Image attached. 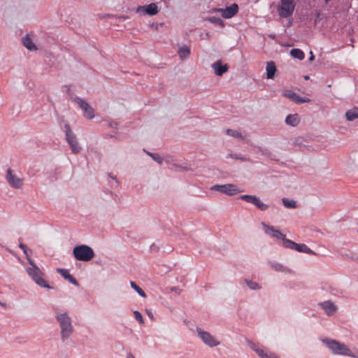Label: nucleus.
I'll return each mask as SVG.
<instances>
[{
    "label": "nucleus",
    "mask_w": 358,
    "mask_h": 358,
    "mask_svg": "<svg viewBox=\"0 0 358 358\" xmlns=\"http://www.w3.org/2000/svg\"><path fill=\"white\" fill-rule=\"evenodd\" d=\"M354 357H357V358H358V355H357V356L354 355Z\"/></svg>",
    "instance_id": "nucleus-43"
},
{
    "label": "nucleus",
    "mask_w": 358,
    "mask_h": 358,
    "mask_svg": "<svg viewBox=\"0 0 358 358\" xmlns=\"http://www.w3.org/2000/svg\"><path fill=\"white\" fill-rule=\"evenodd\" d=\"M66 141L69 145L72 152L75 154L80 152L81 147L79 145L76 136L72 131L69 124H65Z\"/></svg>",
    "instance_id": "nucleus-6"
},
{
    "label": "nucleus",
    "mask_w": 358,
    "mask_h": 358,
    "mask_svg": "<svg viewBox=\"0 0 358 358\" xmlns=\"http://www.w3.org/2000/svg\"><path fill=\"white\" fill-rule=\"evenodd\" d=\"M304 78H305L306 80H308V79H309V76H304Z\"/></svg>",
    "instance_id": "nucleus-42"
},
{
    "label": "nucleus",
    "mask_w": 358,
    "mask_h": 358,
    "mask_svg": "<svg viewBox=\"0 0 358 358\" xmlns=\"http://www.w3.org/2000/svg\"><path fill=\"white\" fill-rule=\"evenodd\" d=\"M148 155L152 157V158L156 161L157 163L159 164H162V158L159 156V155H155V154H151V153H148Z\"/></svg>",
    "instance_id": "nucleus-34"
},
{
    "label": "nucleus",
    "mask_w": 358,
    "mask_h": 358,
    "mask_svg": "<svg viewBox=\"0 0 358 358\" xmlns=\"http://www.w3.org/2000/svg\"><path fill=\"white\" fill-rule=\"evenodd\" d=\"M295 250L300 252H304L306 254H310L314 255L315 252L309 248L306 244L301 243V244H296V247L295 248Z\"/></svg>",
    "instance_id": "nucleus-23"
},
{
    "label": "nucleus",
    "mask_w": 358,
    "mask_h": 358,
    "mask_svg": "<svg viewBox=\"0 0 358 358\" xmlns=\"http://www.w3.org/2000/svg\"><path fill=\"white\" fill-rule=\"evenodd\" d=\"M29 263L31 266L26 268L27 274L40 287L50 289L51 287L48 285L43 278L44 273L41 270L34 264L31 259H29Z\"/></svg>",
    "instance_id": "nucleus-2"
},
{
    "label": "nucleus",
    "mask_w": 358,
    "mask_h": 358,
    "mask_svg": "<svg viewBox=\"0 0 358 358\" xmlns=\"http://www.w3.org/2000/svg\"><path fill=\"white\" fill-rule=\"evenodd\" d=\"M357 233H358V229H357Z\"/></svg>",
    "instance_id": "nucleus-45"
},
{
    "label": "nucleus",
    "mask_w": 358,
    "mask_h": 358,
    "mask_svg": "<svg viewBox=\"0 0 358 358\" xmlns=\"http://www.w3.org/2000/svg\"><path fill=\"white\" fill-rule=\"evenodd\" d=\"M212 190L217 191L228 196H233L243 191L232 184L215 185L211 187Z\"/></svg>",
    "instance_id": "nucleus-7"
},
{
    "label": "nucleus",
    "mask_w": 358,
    "mask_h": 358,
    "mask_svg": "<svg viewBox=\"0 0 358 358\" xmlns=\"http://www.w3.org/2000/svg\"><path fill=\"white\" fill-rule=\"evenodd\" d=\"M197 331L199 337L206 345L210 347H215L220 344V343L209 333L203 331L201 329L198 330Z\"/></svg>",
    "instance_id": "nucleus-11"
},
{
    "label": "nucleus",
    "mask_w": 358,
    "mask_h": 358,
    "mask_svg": "<svg viewBox=\"0 0 358 358\" xmlns=\"http://www.w3.org/2000/svg\"><path fill=\"white\" fill-rule=\"evenodd\" d=\"M146 313H147V315H148V317H149L150 319H152V320H153V319H154V315H153L152 313L150 310H146Z\"/></svg>",
    "instance_id": "nucleus-37"
},
{
    "label": "nucleus",
    "mask_w": 358,
    "mask_h": 358,
    "mask_svg": "<svg viewBox=\"0 0 358 358\" xmlns=\"http://www.w3.org/2000/svg\"><path fill=\"white\" fill-rule=\"evenodd\" d=\"M320 306L324 309L328 315H333L336 311V306L331 301H327L320 303Z\"/></svg>",
    "instance_id": "nucleus-18"
},
{
    "label": "nucleus",
    "mask_w": 358,
    "mask_h": 358,
    "mask_svg": "<svg viewBox=\"0 0 358 358\" xmlns=\"http://www.w3.org/2000/svg\"><path fill=\"white\" fill-rule=\"evenodd\" d=\"M134 317L135 319L139 322V323L141 324H143L144 321H143V316L141 315V313L138 311V310H135L134 312Z\"/></svg>",
    "instance_id": "nucleus-32"
},
{
    "label": "nucleus",
    "mask_w": 358,
    "mask_h": 358,
    "mask_svg": "<svg viewBox=\"0 0 358 358\" xmlns=\"http://www.w3.org/2000/svg\"><path fill=\"white\" fill-rule=\"evenodd\" d=\"M324 343L328 346L332 353L335 355L354 357L351 350L345 344L341 343L335 340L329 339L324 340Z\"/></svg>",
    "instance_id": "nucleus-4"
},
{
    "label": "nucleus",
    "mask_w": 358,
    "mask_h": 358,
    "mask_svg": "<svg viewBox=\"0 0 358 358\" xmlns=\"http://www.w3.org/2000/svg\"><path fill=\"white\" fill-rule=\"evenodd\" d=\"M130 285L131 287L135 290L137 292V293L143 296V297H146V294L145 293V292L139 287L133 281H131L130 282Z\"/></svg>",
    "instance_id": "nucleus-31"
},
{
    "label": "nucleus",
    "mask_w": 358,
    "mask_h": 358,
    "mask_svg": "<svg viewBox=\"0 0 358 358\" xmlns=\"http://www.w3.org/2000/svg\"><path fill=\"white\" fill-rule=\"evenodd\" d=\"M226 134L229 136H233L234 138H238V139H243L245 136L239 131L238 130H234L227 129L226 130Z\"/></svg>",
    "instance_id": "nucleus-27"
},
{
    "label": "nucleus",
    "mask_w": 358,
    "mask_h": 358,
    "mask_svg": "<svg viewBox=\"0 0 358 358\" xmlns=\"http://www.w3.org/2000/svg\"><path fill=\"white\" fill-rule=\"evenodd\" d=\"M57 272L59 273L66 280H68L70 282L77 285L78 282L69 273V271L64 268H58Z\"/></svg>",
    "instance_id": "nucleus-20"
},
{
    "label": "nucleus",
    "mask_w": 358,
    "mask_h": 358,
    "mask_svg": "<svg viewBox=\"0 0 358 358\" xmlns=\"http://www.w3.org/2000/svg\"><path fill=\"white\" fill-rule=\"evenodd\" d=\"M346 119L348 121H353L354 120L358 117V109L353 108L352 110H349L345 113Z\"/></svg>",
    "instance_id": "nucleus-25"
},
{
    "label": "nucleus",
    "mask_w": 358,
    "mask_h": 358,
    "mask_svg": "<svg viewBox=\"0 0 358 358\" xmlns=\"http://www.w3.org/2000/svg\"><path fill=\"white\" fill-rule=\"evenodd\" d=\"M206 20H208V22H210L211 23L217 24L221 27H224V21L222 19H220V17H214V16L208 17L206 18Z\"/></svg>",
    "instance_id": "nucleus-28"
},
{
    "label": "nucleus",
    "mask_w": 358,
    "mask_h": 358,
    "mask_svg": "<svg viewBox=\"0 0 358 358\" xmlns=\"http://www.w3.org/2000/svg\"><path fill=\"white\" fill-rule=\"evenodd\" d=\"M56 319L61 329L62 339L64 341L68 338L73 331L71 317L66 313H57Z\"/></svg>",
    "instance_id": "nucleus-1"
},
{
    "label": "nucleus",
    "mask_w": 358,
    "mask_h": 358,
    "mask_svg": "<svg viewBox=\"0 0 358 358\" xmlns=\"http://www.w3.org/2000/svg\"><path fill=\"white\" fill-rule=\"evenodd\" d=\"M296 244L297 243H296L295 242H294L289 239H287L286 238L282 241V245L285 248L294 250H295V248L296 247Z\"/></svg>",
    "instance_id": "nucleus-29"
},
{
    "label": "nucleus",
    "mask_w": 358,
    "mask_h": 358,
    "mask_svg": "<svg viewBox=\"0 0 358 358\" xmlns=\"http://www.w3.org/2000/svg\"><path fill=\"white\" fill-rule=\"evenodd\" d=\"M266 78L273 79L275 77L277 69L273 62H268L266 63Z\"/></svg>",
    "instance_id": "nucleus-19"
},
{
    "label": "nucleus",
    "mask_w": 358,
    "mask_h": 358,
    "mask_svg": "<svg viewBox=\"0 0 358 358\" xmlns=\"http://www.w3.org/2000/svg\"><path fill=\"white\" fill-rule=\"evenodd\" d=\"M246 283L248 285V286L252 289H259V285L257 282H252V281H249V280H246Z\"/></svg>",
    "instance_id": "nucleus-33"
},
{
    "label": "nucleus",
    "mask_w": 358,
    "mask_h": 358,
    "mask_svg": "<svg viewBox=\"0 0 358 358\" xmlns=\"http://www.w3.org/2000/svg\"><path fill=\"white\" fill-rule=\"evenodd\" d=\"M127 358H135V357L132 354L129 353L127 355Z\"/></svg>",
    "instance_id": "nucleus-41"
},
{
    "label": "nucleus",
    "mask_w": 358,
    "mask_h": 358,
    "mask_svg": "<svg viewBox=\"0 0 358 358\" xmlns=\"http://www.w3.org/2000/svg\"><path fill=\"white\" fill-rule=\"evenodd\" d=\"M272 267L277 271H283V266L278 264H272Z\"/></svg>",
    "instance_id": "nucleus-35"
},
{
    "label": "nucleus",
    "mask_w": 358,
    "mask_h": 358,
    "mask_svg": "<svg viewBox=\"0 0 358 358\" xmlns=\"http://www.w3.org/2000/svg\"><path fill=\"white\" fill-rule=\"evenodd\" d=\"M290 55L296 59H298L299 60H302L304 59V53L303 52L298 48H294L290 50Z\"/></svg>",
    "instance_id": "nucleus-26"
},
{
    "label": "nucleus",
    "mask_w": 358,
    "mask_h": 358,
    "mask_svg": "<svg viewBox=\"0 0 358 358\" xmlns=\"http://www.w3.org/2000/svg\"><path fill=\"white\" fill-rule=\"evenodd\" d=\"M212 69L214 70L215 75L218 76H222L228 70L227 64H222L221 61H217L212 64Z\"/></svg>",
    "instance_id": "nucleus-17"
},
{
    "label": "nucleus",
    "mask_w": 358,
    "mask_h": 358,
    "mask_svg": "<svg viewBox=\"0 0 358 358\" xmlns=\"http://www.w3.org/2000/svg\"><path fill=\"white\" fill-rule=\"evenodd\" d=\"M249 345L261 358H278L275 354L266 350L259 344L250 343Z\"/></svg>",
    "instance_id": "nucleus-9"
},
{
    "label": "nucleus",
    "mask_w": 358,
    "mask_h": 358,
    "mask_svg": "<svg viewBox=\"0 0 358 358\" xmlns=\"http://www.w3.org/2000/svg\"><path fill=\"white\" fill-rule=\"evenodd\" d=\"M300 122L299 115L297 114H291L287 116L285 119V122L287 124L291 125L292 127H296L299 124Z\"/></svg>",
    "instance_id": "nucleus-21"
},
{
    "label": "nucleus",
    "mask_w": 358,
    "mask_h": 358,
    "mask_svg": "<svg viewBox=\"0 0 358 358\" xmlns=\"http://www.w3.org/2000/svg\"><path fill=\"white\" fill-rule=\"evenodd\" d=\"M19 248L23 250V252H24V253H26V250H29V249H28V248L27 247V245H24V243H20L19 244Z\"/></svg>",
    "instance_id": "nucleus-36"
},
{
    "label": "nucleus",
    "mask_w": 358,
    "mask_h": 358,
    "mask_svg": "<svg viewBox=\"0 0 358 358\" xmlns=\"http://www.w3.org/2000/svg\"><path fill=\"white\" fill-rule=\"evenodd\" d=\"M242 200L252 203L258 209L265 210L268 208V205L264 203L257 196L254 195H241L240 197Z\"/></svg>",
    "instance_id": "nucleus-10"
},
{
    "label": "nucleus",
    "mask_w": 358,
    "mask_h": 358,
    "mask_svg": "<svg viewBox=\"0 0 358 358\" xmlns=\"http://www.w3.org/2000/svg\"><path fill=\"white\" fill-rule=\"evenodd\" d=\"M283 95L285 97H287L292 101H294L295 103H307L309 102V99L306 97H301L299 96L296 93L293 92L289 90H287L283 92Z\"/></svg>",
    "instance_id": "nucleus-16"
},
{
    "label": "nucleus",
    "mask_w": 358,
    "mask_h": 358,
    "mask_svg": "<svg viewBox=\"0 0 358 358\" xmlns=\"http://www.w3.org/2000/svg\"><path fill=\"white\" fill-rule=\"evenodd\" d=\"M315 59V57L313 55V53L312 51L310 52V57H309V60L310 61H313Z\"/></svg>",
    "instance_id": "nucleus-38"
},
{
    "label": "nucleus",
    "mask_w": 358,
    "mask_h": 358,
    "mask_svg": "<svg viewBox=\"0 0 358 358\" xmlns=\"http://www.w3.org/2000/svg\"><path fill=\"white\" fill-rule=\"evenodd\" d=\"M73 253L77 260L83 262H89L94 257L92 248L86 245L76 246Z\"/></svg>",
    "instance_id": "nucleus-3"
},
{
    "label": "nucleus",
    "mask_w": 358,
    "mask_h": 358,
    "mask_svg": "<svg viewBox=\"0 0 358 358\" xmlns=\"http://www.w3.org/2000/svg\"><path fill=\"white\" fill-rule=\"evenodd\" d=\"M236 159H238L243 162L247 161L248 159L245 157H236Z\"/></svg>",
    "instance_id": "nucleus-40"
},
{
    "label": "nucleus",
    "mask_w": 358,
    "mask_h": 358,
    "mask_svg": "<svg viewBox=\"0 0 358 358\" xmlns=\"http://www.w3.org/2000/svg\"><path fill=\"white\" fill-rule=\"evenodd\" d=\"M329 1V0H325V2L327 3Z\"/></svg>",
    "instance_id": "nucleus-44"
},
{
    "label": "nucleus",
    "mask_w": 358,
    "mask_h": 358,
    "mask_svg": "<svg viewBox=\"0 0 358 358\" xmlns=\"http://www.w3.org/2000/svg\"><path fill=\"white\" fill-rule=\"evenodd\" d=\"M294 8L295 3L294 0H280L277 10L280 17L287 18L292 15Z\"/></svg>",
    "instance_id": "nucleus-5"
},
{
    "label": "nucleus",
    "mask_w": 358,
    "mask_h": 358,
    "mask_svg": "<svg viewBox=\"0 0 358 358\" xmlns=\"http://www.w3.org/2000/svg\"><path fill=\"white\" fill-rule=\"evenodd\" d=\"M6 181L9 184V185L15 189H21L24 180L22 178L18 177L15 173H14L11 169H8L6 176Z\"/></svg>",
    "instance_id": "nucleus-8"
},
{
    "label": "nucleus",
    "mask_w": 358,
    "mask_h": 358,
    "mask_svg": "<svg viewBox=\"0 0 358 358\" xmlns=\"http://www.w3.org/2000/svg\"><path fill=\"white\" fill-rule=\"evenodd\" d=\"M217 10L221 12L222 16L224 18L229 19V18H231L233 16H234L238 13V7L237 4L234 3V4L231 5L230 6H227V8H225L224 9L220 8Z\"/></svg>",
    "instance_id": "nucleus-14"
},
{
    "label": "nucleus",
    "mask_w": 358,
    "mask_h": 358,
    "mask_svg": "<svg viewBox=\"0 0 358 358\" xmlns=\"http://www.w3.org/2000/svg\"><path fill=\"white\" fill-rule=\"evenodd\" d=\"M22 43L23 45L29 50H36L37 49L28 35L23 38Z\"/></svg>",
    "instance_id": "nucleus-22"
},
{
    "label": "nucleus",
    "mask_w": 358,
    "mask_h": 358,
    "mask_svg": "<svg viewBox=\"0 0 358 358\" xmlns=\"http://www.w3.org/2000/svg\"><path fill=\"white\" fill-rule=\"evenodd\" d=\"M77 103L84 112V116L87 119H92L94 117L93 108L84 100L78 99Z\"/></svg>",
    "instance_id": "nucleus-13"
},
{
    "label": "nucleus",
    "mask_w": 358,
    "mask_h": 358,
    "mask_svg": "<svg viewBox=\"0 0 358 358\" xmlns=\"http://www.w3.org/2000/svg\"><path fill=\"white\" fill-rule=\"evenodd\" d=\"M262 225L266 234L271 235L277 239H281L282 241L285 238V235L282 234L279 230L275 229L273 227L269 226L264 222H262Z\"/></svg>",
    "instance_id": "nucleus-12"
},
{
    "label": "nucleus",
    "mask_w": 358,
    "mask_h": 358,
    "mask_svg": "<svg viewBox=\"0 0 358 358\" xmlns=\"http://www.w3.org/2000/svg\"><path fill=\"white\" fill-rule=\"evenodd\" d=\"M138 13H143L149 15H155L158 13L159 10L157 6L154 3H150L148 6H138L136 9Z\"/></svg>",
    "instance_id": "nucleus-15"
},
{
    "label": "nucleus",
    "mask_w": 358,
    "mask_h": 358,
    "mask_svg": "<svg viewBox=\"0 0 358 358\" xmlns=\"http://www.w3.org/2000/svg\"><path fill=\"white\" fill-rule=\"evenodd\" d=\"M28 251L29 250H26V253H24V254L25 255L26 258H27V261L29 262V259H31V258H30L29 255L28 254Z\"/></svg>",
    "instance_id": "nucleus-39"
},
{
    "label": "nucleus",
    "mask_w": 358,
    "mask_h": 358,
    "mask_svg": "<svg viewBox=\"0 0 358 358\" xmlns=\"http://www.w3.org/2000/svg\"><path fill=\"white\" fill-rule=\"evenodd\" d=\"M178 55L181 59H185L189 57L190 55V49L188 46L184 45L181 47L178 50Z\"/></svg>",
    "instance_id": "nucleus-24"
},
{
    "label": "nucleus",
    "mask_w": 358,
    "mask_h": 358,
    "mask_svg": "<svg viewBox=\"0 0 358 358\" xmlns=\"http://www.w3.org/2000/svg\"><path fill=\"white\" fill-rule=\"evenodd\" d=\"M283 205L287 208H296V203L294 200H288L287 199H282Z\"/></svg>",
    "instance_id": "nucleus-30"
}]
</instances>
